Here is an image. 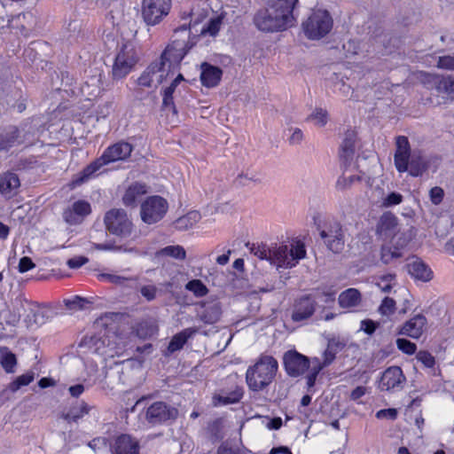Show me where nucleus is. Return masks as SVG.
<instances>
[{
    "label": "nucleus",
    "instance_id": "f257e3e1",
    "mask_svg": "<svg viewBox=\"0 0 454 454\" xmlns=\"http://www.w3.org/2000/svg\"><path fill=\"white\" fill-rule=\"evenodd\" d=\"M105 326L102 318L97 320L94 328L98 332L94 335L83 337L80 347L84 348V352L99 356L105 360L122 356L128 346V338Z\"/></svg>",
    "mask_w": 454,
    "mask_h": 454
},
{
    "label": "nucleus",
    "instance_id": "f03ea898",
    "mask_svg": "<svg viewBox=\"0 0 454 454\" xmlns=\"http://www.w3.org/2000/svg\"><path fill=\"white\" fill-rule=\"evenodd\" d=\"M298 0H272L254 18L256 27L264 32L283 31L294 26V9Z\"/></svg>",
    "mask_w": 454,
    "mask_h": 454
},
{
    "label": "nucleus",
    "instance_id": "7ed1b4c3",
    "mask_svg": "<svg viewBox=\"0 0 454 454\" xmlns=\"http://www.w3.org/2000/svg\"><path fill=\"white\" fill-rule=\"evenodd\" d=\"M278 369V361L273 356H261L247 371L246 380L249 389L256 392L263 390L273 381Z\"/></svg>",
    "mask_w": 454,
    "mask_h": 454
},
{
    "label": "nucleus",
    "instance_id": "20e7f679",
    "mask_svg": "<svg viewBox=\"0 0 454 454\" xmlns=\"http://www.w3.org/2000/svg\"><path fill=\"white\" fill-rule=\"evenodd\" d=\"M306 256L305 246L300 240L271 247L270 263L278 268H293Z\"/></svg>",
    "mask_w": 454,
    "mask_h": 454
},
{
    "label": "nucleus",
    "instance_id": "39448f33",
    "mask_svg": "<svg viewBox=\"0 0 454 454\" xmlns=\"http://www.w3.org/2000/svg\"><path fill=\"white\" fill-rule=\"evenodd\" d=\"M333 18L329 12L323 9L313 10L302 23L305 35L310 40H319L333 28Z\"/></svg>",
    "mask_w": 454,
    "mask_h": 454
},
{
    "label": "nucleus",
    "instance_id": "423d86ee",
    "mask_svg": "<svg viewBox=\"0 0 454 454\" xmlns=\"http://www.w3.org/2000/svg\"><path fill=\"white\" fill-rule=\"evenodd\" d=\"M170 51L165 50L159 59L153 62L137 79L138 85L143 87H157L168 75Z\"/></svg>",
    "mask_w": 454,
    "mask_h": 454
},
{
    "label": "nucleus",
    "instance_id": "0eeeda50",
    "mask_svg": "<svg viewBox=\"0 0 454 454\" xmlns=\"http://www.w3.org/2000/svg\"><path fill=\"white\" fill-rule=\"evenodd\" d=\"M138 61L136 47L130 43H124L119 50L113 65L112 74L114 79L125 77Z\"/></svg>",
    "mask_w": 454,
    "mask_h": 454
},
{
    "label": "nucleus",
    "instance_id": "6e6552de",
    "mask_svg": "<svg viewBox=\"0 0 454 454\" xmlns=\"http://www.w3.org/2000/svg\"><path fill=\"white\" fill-rule=\"evenodd\" d=\"M104 223L110 233L121 238L129 237L133 231L132 222L125 210L121 208H113L107 211L104 217Z\"/></svg>",
    "mask_w": 454,
    "mask_h": 454
},
{
    "label": "nucleus",
    "instance_id": "1a4fd4ad",
    "mask_svg": "<svg viewBox=\"0 0 454 454\" xmlns=\"http://www.w3.org/2000/svg\"><path fill=\"white\" fill-rule=\"evenodd\" d=\"M168 210V202L160 196H151L141 205V219L147 224H153L163 218Z\"/></svg>",
    "mask_w": 454,
    "mask_h": 454
},
{
    "label": "nucleus",
    "instance_id": "9d476101",
    "mask_svg": "<svg viewBox=\"0 0 454 454\" xmlns=\"http://www.w3.org/2000/svg\"><path fill=\"white\" fill-rule=\"evenodd\" d=\"M171 0H143L142 17L147 25L158 24L169 12Z\"/></svg>",
    "mask_w": 454,
    "mask_h": 454
},
{
    "label": "nucleus",
    "instance_id": "9b49d317",
    "mask_svg": "<svg viewBox=\"0 0 454 454\" xmlns=\"http://www.w3.org/2000/svg\"><path fill=\"white\" fill-rule=\"evenodd\" d=\"M177 416L176 408L161 401L154 402L145 411L146 421L153 426L175 420Z\"/></svg>",
    "mask_w": 454,
    "mask_h": 454
},
{
    "label": "nucleus",
    "instance_id": "f8f14e48",
    "mask_svg": "<svg viewBox=\"0 0 454 454\" xmlns=\"http://www.w3.org/2000/svg\"><path fill=\"white\" fill-rule=\"evenodd\" d=\"M320 237L327 248L335 254L340 253L344 248V233L341 225L337 222L329 223L326 229L322 230Z\"/></svg>",
    "mask_w": 454,
    "mask_h": 454
},
{
    "label": "nucleus",
    "instance_id": "ddd939ff",
    "mask_svg": "<svg viewBox=\"0 0 454 454\" xmlns=\"http://www.w3.org/2000/svg\"><path fill=\"white\" fill-rule=\"evenodd\" d=\"M312 364L311 360L296 350H289L284 356V365L288 375L297 377L303 374Z\"/></svg>",
    "mask_w": 454,
    "mask_h": 454
},
{
    "label": "nucleus",
    "instance_id": "4468645a",
    "mask_svg": "<svg viewBox=\"0 0 454 454\" xmlns=\"http://www.w3.org/2000/svg\"><path fill=\"white\" fill-rule=\"evenodd\" d=\"M427 319L423 314H417L407 320L399 329L398 333L412 339H419L427 329Z\"/></svg>",
    "mask_w": 454,
    "mask_h": 454
},
{
    "label": "nucleus",
    "instance_id": "2eb2a0df",
    "mask_svg": "<svg viewBox=\"0 0 454 454\" xmlns=\"http://www.w3.org/2000/svg\"><path fill=\"white\" fill-rule=\"evenodd\" d=\"M317 302L310 295H304L295 301L292 319L300 322L309 318L315 312Z\"/></svg>",
    "mask_w": 454,
    "mask_h": 454
},
{
    "label": "nucleus",
    "instance_id": "dca6fc26",
    "mask_svg": "<svg viewBox=\"0 0 454 454\" xmlns=\"http://www.w3.org/2000/svg\"><path fill=\"white\" fill-rule=\"evenodd\" d=\"M404 380L405 377L403 374L401 368L398 366H392L383 372L379 387L381 390L387 391L400 389L403 387Z\"/></svg>",
    "mask_w": 454,
    "mask_h": 454
},
{
    "label": "nucleus",
    "instance_id": "f3484780",
    "mask_svg": "<svg viewBox=\"0 0 454 454\" xmlns=\"http://www.w3.org/2000/svg\"><path fill=\"white\" fill-rule=\"evenodd\" d=\"M411 148L406 137L400 136L396 138V150L395 153V166L399 172L408 170Z\"/></svg>",
    "mask_w": 454,
    "mask_h": 454
},
{
    "label": "nucleus",
    "instance_id": "a211bd4d",
    "mask_svg": "<svg viewBox=\"0 0 454 454\" xmlns=\"http://www.w3.org/2000/svg\"><path fill=\"white\" fill-rule=\"evenodd\" d=\"M133 150L132 145L128 142H119L107 147L102 154L106 164L127 159Z\"/></svg>",
    "mask_w": 454,
    "mask_h": 454
},
{
    "label": "nucleus",
    "instance_id": "6ab92c4d",
    "mask_svg": "<svg viewBox=\"0 0 454 454\" xmlns=\"http://www.w3.org/2000/svg\"><path fill=\"white\" fill-rule=\"evenodd\" d=\"M119 380L123 385H133V377L141 372V366L135 360L126 359L116 364Z\"/></svg>",
    "mask_w": 454,
    "mask_h": 454
},
{
    "label": "nucleus",
    "instance_id": "aec40b11",
    "mask_svg": "<svg viewBox=\"0 0 454 454\" xmlns=\"http://www.w3.org/2000/svg\"><path fill=\"white\" fill-rule=\"evenodd\" d=\"M90 213V205L84 200L75 201L72 208L64 212V219L70 224H76L82 222L85 215Z\"/></svg>",
    "mask_w": 454,
    "mask_h": 454
},
{
    "label": "nucleus",
    "instance_id": "412c9836",
    "mask_svg": "<svg viewBox=\"0 0 454 454\" xmlns=\"http://www.w3.org/2000/svg\"><path fill=\"white\" fill-rule=\"evenodd\" d=\"M113 454H139L137 441L128 434H121L116 438L112 446Z\"/></svg>",
    "mask_w": 454,
    "mask_h": 454
},
{
    "label": "nucleus",
    "instance_id": "4be33fe9",
    "mask_svg": "<svg viewBox=\"0 0 454 454\" xmlns=\"http://www.w3.org/2000/svg\"><path fill=\"white\" fill-rule=\"evenodd\" d=\"M34 16L30 12L19 13L8 20V27L17 34L27 35L32 27Z\"/></svg>",
    "mask_w": 454,
    "mask_h": 454
},
{
    "label": "nucleus",
    "instance_id": "5701e85b",
    "mask_svg": "<svg viewBox=\"0 0 454 454\" xmlns=\"http://www.w3.org/2000/svg\"><path fill=\"white\" fill-rule=\"evenodd\" d=\"M223 71L221 68L207 63L201 65L200 80L204 86L213 88L221 81Z\"/></svg>",
    "mask_w": 454,
    "mask_h": 454
},
{
    "label": "nucleus",
    "instance_id": "b1692460",
    "mask_svg": "<svg viewBox=\"0 0 454 454\" xmlns=\"http://www.w3.org/2000/svg\"><path fill=\"white\" fill-rule=\"evenodd\" d=\"M398 230L397 218L391 213L383 214L378 224V233L384 239H390Z\"/></svg>",
    "mask_w": 454,
    "mask_h": 454
},
{
    "label": "nucleus",
    "instance_id": "393cba45",
    "mask_svg": "<svg viewBox=\"0 0 454 454\" xmlns=\"http://www.w3.org/2000/svg\"><path fill=\"white\" fill-rule=\"evenodd\" d=\"M20 185L18 176L12 172H4L0 174V193L12 197L14 195Z\"/></svg>",
    "mask_w": 454,
    "mask_h": 454
},
{
    "label": "nucleus",
    "instance_id": "a878e982",
    "mask_svg": "<svg viewBox=\"0 0 454 454\" xmlns=\"http://www.w3.org/2000/svg\"><path fill=\"white\" fill-rule=\"evenodd\" d=\"M197 332L198 328L189 327L175 334L168 343V351L169 353H174L177 350H180L181 348H183L186 341L190 338H192Z\"/></svg>",
    "mask_w": 454,
    "mask_h": 454
},
{
    "label": "nucleus",
    "instance_id": "bb28decb",
    "mask_svg": "<svg viewBox=\"0 0 454 454\" xmlns=\"http://www.w3.org/2000/svg\"><path fill=\"white\" fill-rule=\"evenodd\" d=\"M147 192L145 184L135 183L125 192L122 201L127 207H135L140 198Z\"/></svg>",
    "mask_w": 454,
    "mask_h": 454
},
{
    "label": "nucleus",
    "instance_id": "cd10ccee",
    "mask_svg": "<svg viewBox=\"0 0 454 454\" xmlns=\"http://www.w3.org/2000/svg\"><path fill=\"white\" fill-rule=\"evenodd\" d=\"M409 273L416 279L429 281L433 272L423 262L415 260L408 264Z\"/></svg>",
    "mask_w": 454,
    "mask_h": 454
},
{
    "label": "nucleus",
    "instance_id": "c85d7f7f",
    "mask_svg": "<svg viewBox=\"0 0 454 454\" xmlns=\"http://www.w3.org/2000/svg\"><path fill=\"white\" fill-rule=\"evenodd\" d=\"M104 165H106L102 157L97 159L81 171L73 180L74 185H80L91 178L94 174L99 170Z\"/></svg>",
    "mask_w": 454,
    "mask_h": 454
},
{
    "label": "nucleus",
    "instance_id": "c756f323",
    "mask_svg": "<svg viewBox=\"0 0 454 454\" xmlns=\"http://www.w3.org/2000/svg\"><path fill=\"white\" fill-rule=\"evenodd\" d=\"M204 310L200 313V318L205 324H215L221 317V306L217 302L203 303Z\"/></svg>",
    "mask_w": 454,
    "mask_h": 454
},
{
    "label": "nucleus",
    "instance_id": "7c9ffc66",
    "mask_svg": "<svg viewBox=\"0 0 454 454\" xmlns=\"http://www.w3.org/2000/svg\"><path fill=\"white\" fill-rule=\"evenodd\" d=\"M356 134L354 131H348L340 145V157L345 162L352 160L355 153Z\"/></svg>",
    "mask_w": 454,
    "mask_h": 454
},
{
    "label": "nucleus",
    "instance_id": "2f4dec72",
    "mask_svg": "<svg viewBox=\"0 0 454 454\" xmlns=\"http://www.w3.org/2000/svg\"><path fill=\"white\" fill-rule=\"evenodd\" d=\"M20 130L17 127H11L0 133V152L8 151L19 143Z\"/></svg>",
    "mask_w": 454,
    "mask_h": 454
},
{
    "label": "nucleus",
    "instance_id": "473e14b6",
    "mask_svg": "<svg viewBox=\"0 0 454 454\" xmlns=\"http://www.w3.org/2000/svg\"><path fill=\"white\" fill-rule=\"evenodd\" d=\"M200 219V213L199 211L192 210L177 218L174 222V226L179 231H187L192 228Z\"/></svg>",
    "mask_w": 454,
    "mask_h": 454
},
{
    "label": "nucleus",
    "instance_id": "72a5a7b5",
    "mask_svg": "<svg viewBox=\"0 0 454 454\" xmlns=\"http://www.w3.org/2000/svg\"><path fill=\"white\" fill-rule=\"evenodd\" d=\"M360 293L355 288H349L342 292L338 299L339 304L341 308H353L360 303Z\"/></svg>",
    "mask_w": 454,
    "mask_h": 454
},
{
    "label": "nucleus",
    "instance_id": "f704fd0d",
    "mask_svg": "<svg viewBox=\"0 0 454 454\" xmlns=\"http://www.w3.org/2000/svg\"><path fill=\"white\" fill-rule=\"evenodd\" d=\"M98 278L123 287H131L130 283L137 280L136 277H125L112 273H100L98 275Z\"/></svg>",
    "mask_w": 454,
    "mask_h": 454
},
{
    "label": "nucleus",
    "instance_id": "c9c22d12",
    "mask_svg": "<svg viewBox=\"0 0 454 454\" xmlns=\"http://www.w3.org/2000/svg\"><path fill=\"white\" fill-rule=\"evenodd\" d=\"M0 364L6 372H12L17 364L15 355L6 347H0Z\"/></svg>",
    "mask_w": 454,
    "mask_h": 454
},
{
    "label": "nucleus",
    "instance_id": "e433bc0d",
    "mask_svg": "<svg viewBox=\"0 0 454 454\" xmlns=\"http://www.w3.org/2000/svg\"><path fill=\"white\" fill-rule=\"evenodd\" d=\"M90 411V407L84 402L79 406L73 407L67 413L62 415V418L67 422H77L84 415L88 414Z\"/></svg>",
    "mask_w": 454,
    "mask_h": 454
},
{
    "label": "nucleus",
    "instance_id": "4c0bfd02",
    "mask_svg": "<svg viewBox=\"0 0 454 454\" xmlns=\"http://www.w3.org/2000/svg\"><path fill=\"white\" fill-rule=\"evenodd\" d=\"M308 121L314 123L315 126L325 127L328 121V113L323 108H316L307 118Z\"/></svg>",
    "mask_w": 454,
    "mask_h": 454
},
{
    "label": "nucleus",
    "instance_id": "58836bf2",
    "mask_svg": "<svg viewBox=\"0 0 454 454\" xmlns=\"http://www.w3.org/2000/svg\"><path fill=\"white\" fill-rule=\"evenodd\" d=\"M243 395V390L241 388L236 387L233 391L227 394L224 392L220 393L215 396V398L219 401V403L223 404H230L238 403Z\"/></svg>",
    "mask_w": 454,
    "mask_h": 454
},
{
    "label": "nucleus",
    "instance_id": "ea45409f",
    "mask_svg": "<svg viewBox=\"0 0 454 454\" xmlns=\"http://www.w3.org/2000/svg\"><path fill=\"white\" fill-rule=\"evenodd\" d=\"M381 261L387 264L389 263L393 259L399 258L403 255L401 250L396 247L395 246H383L381 247Z\"/></svg>",
    "mask_w": 454,
    "mask_h": 454
},
{
    "label": "nucleus",
    "instance_id": "a19ab883",
    "mask_svg": "<svg viewBox=\"0 0 454 454\" xmlns=\"http://www.w3.org/2000/svg\"><path fill=\"white\" fill-rule=\"evenodd\" d=\"M176 86L177 85L171 82V84L164 90L163 100H162L163 108L165 110L171 111L174 114H176L177 113L176 106L174 105V102H173V93H174Z\"/></svg>",
    "mask_w": 454,
    "mask_h": 454
},
{
    "label": "nucleus",
    "instance_id": "79ce46f5",
    "mask_svg": "<svg viewBox=\"0 0 454 454\" xmlns=\"http://www.w3.org/2000/svg\"><path fill=\"white\" fill-rule=\"evenodd\" d=\"M158 254L170 256L176 259L184 260L186 256L185 250L181 246H168L158 252Z\"/></svg>",
    "mask_w": 454,
    "mask_h": 454
},
{
    "label": "nucleus",
    "instance_id": "37998d69",
    "mask_svg": "<svg viewBox=\"0 0 454 454\" xmlns=\"http://www.w3.org/2000/svg\"><path fill=\"white\" fill-rule=\"evenodd\" d=\"M311 363L312 364L309 368V374L306 377L307 385L309 387H312L315 385L317 377L320 371L323 369V365H321L318 358L311 359Z\"/></svg>",
    "mask_w": 454,
    "mask_h": 454
},
{
    "label": "nucleus",
    "instance_id": "c03bdc74",
    "mask_svg": "<svg viewBox=\"0 0 454 454\" xmlns=\"http://www.w3.org/2000/svg\"><path fill=\"white\" fill-rule=\"evenodd\" d=\"M223 16H217L211 19L208 23L203 27L201 34L209 35L211 36L216 35L223 24Z\"/></svg>",
    "mask_w": 454,
    "mask_h": 454
},
{
    "label": "nucleus",
    "instance_id": "a18cd8bd",
    "mask_svg": "<svg viewBox=\"0 0 454 454\" xmlns=\"http://www.w3.org/2000/svg\"><path fill=\"white\" fill-rule=\"evenodd\" d=\"M426 169L427 163L423 160V159L420 156H412L410 162V175L412 176H419L426 171Z\"/></svg>",
    "mask_w": 454,
    "mask_h": 454
},
{
    "label": "nucleus",
    "instance_id": "49530a36",
    "mask_svg": "<svg viewBox=\"0 0 454 454\" xmlns=\"http://www.w3.org/2000/svg\"><path fill=\"white\" fill-rule=\"evenodd\" d=\"M34 372H28L25 374L17 377V379L10 384L9 388L12 392H16L21 387L27 386L28 384H30L34 380Z\"/></svg>",
    "mask_w": 454,
    "mask_h": 454
},
{
    "label": "nucleus",
    "instance_id": "de8ad7c7",
    "mask_svg": "<svg viewBox=\"0 0 454 454\" xmlns=\"http://www.w3.org/2000/svg\"><path fill=\"white\" fill-rule=\"evenodd\" d=\"M185 288L192 292L197 297H203L208 293L207 287L200 279L189 281L186 284Z\"/></svg>",
    "mask_w": 454,
    "mask_h": 454
},
{
    "label": "nucleus",
    "instance_id": "09e8293b",
    "mask_svg": "<svg viewBox=\"0 0 454 454\" xmlns=\"http://www.w3.org/2000/svg\"><path fill=\"white\" fill-rule=\"evenodd\" d=\"M251 253H253L256 257L262 260H268L270 262L271 247H267L265 245L255 246L254 244L251 247Z\"/></svg>",
    "mask_w": 454,
    "mask_h": 454
},
{
    "label": "nucleus",
    "instance_id": "8fccbe9b",
    "mask_svg": "<svg viewBox=\"0 0 454 454\" xmlns=\"http://www.w3.org/2000/svg\"><path fill=\"white\" fill-rule=\"evenodd\" d=\"M396 346L399 350L407 355H413L417 350V345L407 339H397Z\"/></svg>",
    "mask_w": 454,
    "mask_h": 454
},
{
    "label": "nucleus",
    "instance_id": "3c124183",
    "mask_svg": "<svg viewBox=\"0 0 454 454\" xmlns=\"http://www.w3.org/2000/svg\"><path fill=\"white\" fill-rule=\"evenodd\" d=\"M92 246H93V248H95L97 250H104V251L131 252L133 250L132 248L128 249L126 247H123L122 246H117L113 242H107V243H102V244L93 243Z\"/></svg>",
    "mask_w": 454,
    "mask_h": 454
},
{
    "label": "nucleus",
    "instance_id": "603ef678",
    "mask_svg": "<svg viewBox=\"0 0 454 454\" xmlns=\"http://www.w3.org/2000/svg\"><path fill=\"white\" fill-rule=\"evenodd\" d=\"M390 239L391 245L395 246L400 250L406 247L410 241V237L404 232L400 231V229Z\"/></svg>",
    "mask_w": 454,
    "mask_h": 454
},
{
    "label": "nucleus",
    "instance_id": "864d4df0",
    "mask_svg": "<svg viewBox=\"0 0 454 454\" xmlns=\"http://www.w3.org/2000/svg\"><path fill=\"white\" fill-rule=\"evenodd\" d=\"M395 309V301L389 297H386L379 307V311L382 316H389L394 313Z\"/></svg>",
    "mask_w": 454,
    "mask_h": 454
},
{
    "label": "nucleus",
    "instance_id": "5fc2aeb1",
    "mask_svg": "<svg viewBox=\"0 0 454 454\" xmlns=\"http://www.w3.org/2000/svg\"><path fill=\"white\" fill-rule=\"evenodd\" d=\"M158 293V288L154 285H145L140 287L141 295L145 298L146 301H153Z\"/></svg>",
    "mask_w": 454,
    "mask_h": 454
},
{
    "label": "nucleus",
    "instance_id": "6e6d98bb",
    "mask_svg": "<svg viewBox=\"0 0 454 454\" xmlns=\"http://www.w3.org/2000/svg\"><path fill=\"white\" fill-rule=\"evenodd\" d=\"M87 300L79 296H75L71 300L65 301L66 307L68 309H82L85 303H87Z\"/></svg>",
    "mask_w": 454,
    "mask_h": 454
},
{
    "label": "nucleus",
    "instance_id": "4d7b16f0",
    "mask_svg": "<svg viewBox=\"0 0 454 454\" xmlns=\"http://www.w3.org/2000/svg\"><path fill=\"white\" fill-rule=\"evenodd\" d=\"M416 357L427 368H432L434 365V357L427 351H419Z\"/></svg>",
    "mask_w": 454,
    "mask_h": 454
},
{
    "label": "nucleus",
    "instance_id": "13d9d810",
    "mask_svg": "<svg viewBox=\"0 0 454 454\" xmlns=\"http://www.w3.org/2000/svg\"><path fill=\"white\" fill-rule=\"evenodd\" d=\"M394 280V276L391 274L385 275L380 278L377 283L378 287L384 293H388L392 288L391 282Z\"/></svg>",
    "mask_w": 454,
    "mask_h": 454
},
{
    "label": "nucleus",
    "instance_id": "bf43d9fd",
    "mask_svg": "<svg viewBox=\"0 0 454 454\" xmlns=\"http://www.w3.org/2000/svg\"><path fill=\"white\" fill-rule=\"evenodd\" d=\"M429 193H430V200L433 204L439 205L442 201L443 196H444V192L441 187H439V186L433 187L430 190Z\"/></svg>",
    "mask_w": 454,
    "mask_h": 454
},
{
    "label": "nucleus",
    "instance_id": "052dcab7",
    "mask_svg": "<svg viewBox=\"0 0 454 454\" xmlns=\"http://www.w3.org/2000/svg\"><path fill=\"white\" fill-rule=\"evenodd\" d=\"M403 196L397 192H391L383 200V206L391 207L402 202Z\"/></svg>",
    "mask_w": 454,
    "mask_h": 454
},
{
    "label": "nucleus",
    "instance_id": "680f3d73",
    "mask_svg": "<svg viewBox=\"0 0 454 454\" xmlns=\"http://www.w3.org/2000/svg\"><path fill=\"white\" fill-rule=\"evenodd\" d=\"M289 130L292 131V134L288 138L289 144L293 145H300L303 140L302 131L298 128L290 129Z\"/></svg>",
    "mask_w": 454,
    "mask_h": 454
},
{
    "label": "nucleus",
    "instance_id": "e2e57ef3",
    "mask_svg": "<svg viewBox=\"0 0 454 454\" xmlns=\"http://www.w3.org/2000/svg\"><path fill=\"white\" fill-rule=\"evenodd\" d=\"M379 326L378 323H375L374 321L371 319H365L361 322V330L366 333L367 334H372L377 327Z\"/></svg>",
    "mask_w": 454,
    "mask_h": 454
},
{
    "label": "nucleus",
    "instance_id": "0e129e2a",
    "mask_svg": "<svg viewBox=\"0 0 454 454\" xmlns=\"http://www.w3.org/2000/svg\"><path fill=\"white\" fill-rule=\"evenodd\" d=\"M35 267V264L27 256L22 257L20 260L19 266H18L19 271L21 272V273H24V272H26V271H27L29 270H32Z\"/></svg>",
    "mask_w": 454,
    "mask_h": 454
},
{
    "label": "nucleus",
    "instance_id": "69168bd1",
    "mask_svg": "<svg viewBox=\"0 0 454 454\" xmlns=\"http://www.w3.org/2000/svg\"><path fill=\"white\" fill-rule=\"evenodd\" d=\"M88 258L84 256H77L67 261V265L71 269H78L88 262Z\"/></svg>",
    "mask_w": 454,
    "mask_h": 454
},
{
    "label": "nucleus",
    "instance_id": "338daca9",
    "mask_svg": "<svg viewBox=\"0 0 454 454\" xmlns=\"http://www.w3.org/2000/svg\"><path fill=\"white\" fill-rule=\"evenodd\" d=\"M438 66L442 68L454 70V57H450V56L441 57L438 61Z\"/></svg>",
    "mask_w": 454,
    "mask_h": 454
},
{
    "label": "nucleus",
    "instance_id": "774afa93",
    "mask_svg": "<svg viewBox=\"0 0 454 454\" xmlns=\"http://www.w3.org/2000/svg\"><path fill=\"white\" fill-rule=\"evenodd\" d=\"M442 84L447 92L454 94V76L449 75L443 78Z\"/></svg>",
    "mask_w": 454,
    "mask_h": 454
}]
</instances>
